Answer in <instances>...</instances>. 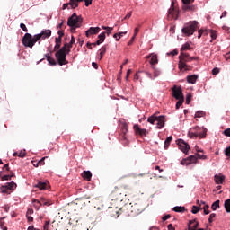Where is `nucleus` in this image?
<instances>
[{"label": "nucleus", "instance_id": "obj_40", "mask_svg": "<svg viewBox=\"0 0 230 230\" xmlns=\"http://www.w3.org/2000/svg\"><path fill=\"white\" fill-rule=\"evenodd\" d=\"M105 33L107 32H102L98 36V40H100L101 43L103 44V42H105Z\"/></svg>", "mask_w": 230, "mask_h": 230}, {"label": "nucleus", "instance_id": "obj_61", "mask_svg": "<svg viewBox=\"0 0 230 230\" xmlns=\"http://www.w3.org/2000/svg\"><path fill=\"white\" fill-rule=\"evenodd\" d=\"M169 218H172V216L170 214L164 216L162 220H164V222H165V220H168Z\"/></svg>", "mask_w": 230, "mask_h": 230}, {"label": "nucleus", "instance_id": "obj_56", "mask_svg": "<svg viewBox=\"0 0 230 230\" xmlns=\"http://www.w3.org/2000/svg\"><path fill=\"white\" fill-rule=\"evenodd\" d=\"M46 160V157L41 158L40 161H38V164H40V166H44V164H46L44 161Z\"/></svg>", "mask_w": 230, "mask_h": 230}, {"label": "nucleus", "instance_id": "obj_29", "mask_svg": "<svg viewBox=\"0 0 230 230\" xmlns=\"http://www.w3.org/2000/svg\"><path fill=\"white\" fill-rule=\"evenodd\" d=\"M45 57L50 66H57V61H55V58H51V56L48 54L45 55Z\"/></svg>", "mask_w": 230, "mask_h": 230}, {"label": "nucleus", "instance_id": "obj_6", "mask_svg": "<svg viewBox=\"0 0 230 230\" xmlns=\"http://www.w3.org/2000/svg\"><path fill=\"white\" fill-rule=\"evenodd\" d=\"M199 28V22L193 21L190 22L187 25H185L181 31L182 34L185 35L186 37H191L193 35L194 31H197V29Z\"/></svg>", "mask_w": 230, "mask_h": 230}, {"label": "nucleus", "instance_id": "obj_28", "mask_svg": "<svg viewBox=\"0 0 230 230\" xmlns=\"http://www.w3.org/2000/svg\"><path fill=\"white\" fill-rule=\"evenodd\" d=\"M84 0H70V8L75 10V8H78L79 3H83Z\"/></svg>", "mask_w": 230, "mask_h": 230}, {"label": "nucleus", "instance_id": "obj_25", "mask_svg": "<svg viewBox=\"0 0 230 230\" xmlns=\"http://www.w3.org/2000/svg\"><path fill=\"white\" fill-rule=\"evenodd\" d=\"M198 79H199V75H192L187 76L188 84H196Z\"/></svg>", "mask_w": 230, "mask_h": 230}, {"label": "nucleus", "instance_id": "obj_5", "mask_svg": "<svg viewBox=\"0 0 230 230\" xmlns=\"http://www.w3.org/2000/svg\"><path fill=\"white\" fill-rule=\"evenodd\" d=\"M67 44H64V46L56 52L55 57L58 60V66H66V64H69L66 57L69 55L67 52Z\"/></svg>", "mask_w": 230, "mask_h": 230}, {"label": "nucleus", "instance_id": "obj_49", "mask_svg": "<svg viewBox=\"0 0 230 230\" xmlns=\"http://www.w3.org/2000/svg\"><path fill=\"white\" fill-rule=\"evenodd\" d=\"M65 44H66V52L69 54V52L71 51V48H73V44H71V43H65Z\"/></svg>", "mask_w": 230, "mask_h": 230}, {"label": "nucleus", "instance_id": "obj_11", "mask_svg": "<svg viewBox=\"0 0 230 230\" xmlns=\"http://www.w3.org/2000/svg\"><path fill=\"white\" fill-rule=\"evenodd\" d=\"M172 96L173 98H175V100H181L184 98V94L182 93V88L181 86L177 87L174 85L172 88Z\"/></svg>", "mask_w": 230, "mask_h": 230}, {"label": "nucleus", "instance_id": "obj_38", "mask_svg": "<svg viewBox=\"0 0 230 230\" xmlns=\"http://www.w3.org/2000/svg\"><path fill=\"white\" fill-rule=\"evenodd\" d=\"M204 116H206V112L202 111H199L195 114V118H204Z\"/></svg>", "mask_w": 230, "mask_h": 230}, {"label": "nucleus", "instance_id": "obj_30", "mask_svg": "<svg viewBox=\"0 0 230 230\" xmlns=\"http://www.w3.org/2000/svg\"><path fill=\"white\" fill-rule=\"evenodd\" d=\"M107 52V46H103L100 49V58L99 59L102 60L103 58V56Z\"/></svg>", "mask_w": 230, "mask_h": 230}, {"label": "nucleus", "instance_id": "obj_55", "mask_svg": "<svg viewBox=\"0 0 230 230\" xmlns=\"http://www.w3.org/2000/svg\"><path fill=\"white\" fill-rule=\"evenodd\" d=\"M215 217H217V214H215V213L210 214L209 218H208L209 224H211L213 222V218H215Z\"/></svg>", "mask_w": 230, "mask_h": 230}, {"label": "nucleus", "instance_id": "obj_31", "mask_svg": "<svg viewBox=\"0 0 230 230\" xmlns=\"http://www.w3.org/2000/svg\"><path fill=\"white\" fill-rule=\"evenodd\" d=\"M173 211H175V213H184L186 211V208L184 207H179L176 206L173 208Z\"/></svg>", "mask_w": 230, "mask_h": 230}, {"label": "nucleus", "instance_id": "obj_54", "mask_svg": "<svg viewBox=\"0 0 230 230\" xmlns=\"http://www.w3.org/2000/svg\"><path fill=\"white\" fill-rule=\"evenodd\" d=\"M225 155L230 157V146L225 149Z\"/></svg>", "mask_w": 230, "mask_h": 230}, {"label": "nucleus", "instance_id": "obj_35", "mask_svg": "<svg viewBox=\"0 0 230 230\" xmlns=\"http://www.w3.org/2000/svg\"><path fill=\"white\" fill-rule=\"evenodd\" d=\"M188 49H191V47L190 46V43H185L182 45L181 51L183 53L182 51H188Z\"/></svg>", "mask_w": 230, "mask_h": 230}, {"label": "nucleus", "instance_id": "obj_17", "mask_svg": "<svg viewBox=\"0 0 230 230\" xmlns=\"http://www.w3.org/2000/svg\"><path fill=\"white\" fill-rule=\"evenodd\" d=\"M38 35H40V39L42 40H46V39H49V37H51V30H49V29L43 30Z\"/></svg>", "mask_w": 230, "mask_h": 230}, {"label": "nucleus", "instance_id": "obj_24", "mask_svg": "<svg viewBox=\"0 0 230 230\" xmlns=\"http://www.w3.org/2000/svg\"><path fill=\"white\" fill-rule=\"evenodd\" d=\"M214 181L216 184H224V181H226V176L216 174L214 176Z\"/></svg>", "mask_w": 230, "mask_h": 230}, {"label": "nucleus", "instance_id": "obj_53", "mask_svg": "<svg viewBox=\"0 0 230 230\" xmlns=\"http://www.w3.org/2000/svg\"><path fill=\"white\" fill-rule=\"evenodd\" d=\"M223 134H224V136H226L227 137H230V128L225 129Z\"/></svg>", "mask_w": 230, "mask_h": 230}, {"label": "nucleus", "instance_id": "obj_46", "mask_svg": "<svg viewBox=\"0 0 230 230\" xmlns=\"http://www.w3.org/2000/svg\"><path fill=\"white\" fill-rule=\"evenodd\" d=\"M208 31L199 30L198 39H200V37H202V35H208Z\"/></svg>", "mask_w": 230, "mask_h": 230}, {"label": "nucleus", "instance_id": "obj_36", "mask_svg": "<svg viewBox=\"0 0 230 230\" xmlns=\"http://www.w3.org/2000/svg\"><path fill=\"white\" fill-rule=\"evenodd\" d=\"M209 31H210V37H211L212 40H217V37L218 36V35L217 34V31H215V30H210Z\"/></svg>", "mask_w": 230, "mask_h": 230}, {"label": "nucleus", "instance_id": "obj_50", "mask_svg": "<svg viewBox=\"0 0 230 230\" xmlns=\"http://www.w3.org/2000/svg\"><path fill=\"white\" fill-rule=\"evenodd\" d=\"M197 157L198 159H202L203 161H206V159H208L207 155H200V154H197Z\"/></svg>", "mask_w": 230, "mask_h": 230}, {"label": "nucleus", "instance_id": "obj_14", "mask_svg": "<svg viewBox=\"0 0 230 230\" xmlns=\"http://www.w3.org/2000/svg\"><path fill=\"white\" fill-rule=\"evenodd\" d=\"M193 163H197V156L196 155H190L185 159L181 160V164H185L188 166V164H193Z\"/></svg>", "mask_w": 230, "mask_h": 230}, {"label": "nucleus", "instance_id": "obj_33", "mask_svg": "<svg viewBox=\"0 0 230 230\" xmlns=\"http://www.w3.org/2000/svg\"><path fill=\"white\" fill-rule=\"evenodd\" d=\"M172 136L171 137H168L166 139H165V142H164V149L165 150H168V146H170V143H172Z\"/></svg>", "mask_w": 230, "mask_h": 230}, {"label": "nucleus", "instance_id": "obj_52", "mask_svg": "<svg viewBox=\"0 0 230 230\" xmlns=\"http://www.w3.org/2000/svg\"><path fill=\"white\" fill-rule=\"evenodd\" d=\"M167 55H172V57H175V56L179 55V51L177 49H174V50L171 51L170 53H167Z\"/></svg>", "mask_w": 230, "mask_h": 230}, {"label": "nucleus", "instance_id": "obj_59", "mask_svg": "<svg viewBox=\"0 0 230 230\" xmlns=\"http://www.w3.org/2000/svg\"><path fill=\"white\" fill-rule=\"evenodd\" d=\"M124 35H127V31L119 32V38L117 39V42L119 41V39H121V37H123Z\"/></svg>", "mask_w": 230, "mask_h": 230}, {"label": "nucleus", "instance_id": "obj_64", "mask_svg": "<svg viewBox=\"0 0 230 230\" xmlns=\"http://www.w3.org/2000/svg\"><path fill=\"white\" fill-rule=\"evenodd\" d=\"M167 227H168V230H175V227H173L172 224H169Z\"/></svg>", "mask_w": 230, "mask_h": 230}, {"label": "nucleus", "instance_id": "obj_13", "mask_svg": "<svg viewBox=\"0 0 230 230\" xmlns=\"http://www.w3.org/2000/svg\"><path fill=\"white\" fill-rule=\"evenodd\" d=\"M17 188V184L13 181L7 182L5 185L1 187L3 193H8V190H13Z\"/></svg>", "mask_w": 230, "mask_h": 230}, {"label": "nucleus", "instance_id": "obj_10", "mask_svg": "<svg viewBox=\"0 0 230 230\" xmlns=\"http://www.w3.org/2000/svg\"><path fill=\"white\" fill-rule=\"evenodd\" d=\"M167 17L169 21H173V19L177 21L179 19V8H177V5L175 4V1H172Z\"/></svg>", "mask_w": 230, "mask_h": 230}, {"label": "nucleus", "instance_id": "obj_22", "mask_svg": "<svg viewBox=\"0 0 230 230\" xmlns=\"http://www.w3.org/2000/svg\"><path fill=\"white\" fill-rule=\"evenodd\" d=\"M107 213L110 217H119V211L117 208H113L112 207H110L107 210Z\"/></svg>", "mask_w": 230, "mask_h": 230}, {"label": "nucleus", "instance_id": "obj_47", "mask_svg": "<svg viewBox=\"0 0 230 230\" xmlns=\"http://www.w3.org/2000/svg\"><path fill=\"white\" fill-rule=\"evenodd\" d=\"M204 215H209V205H205L203 207Z\"/></svg>", "mask_w": 230, "mask_h": 230}, {"label": "nucleus", "instance_id": "obj_23", "mask_svg": "<svg viewBox=\"0 0 230 230\" xmlns=\"http://www.w3.org/2000/svg\"><path fill=\"white\" fill-rule=\"evenodd\" d=\"M154 69V77L152 76V74L150 72H146V76L150 78V80H154V78H157L159 75H161V71L155 69V67L152 66Z\"/></svg>", "mask_w": 230, "mask_h": 230}, {"label": "nucleus", "instance_id": "obj_27", "mask_svg": "<svg viewBox=\"0 0 230 230\" xmlns=\"http://www.w3.org/2000/svg\"><path fill=\"white\" fill-rule=\"evenodd\" d=\"M35 202H38L40 206H51V202L49 200H47L45 198H41L40 200H34Z\"/></svg>", "mask_w": 230, "mask_h": 230}, {"label": "nucleus", "instance_id": "obj_8", "mask_svg": "<svg viewBox=\"0 0 230 230\" xmlns=\"http://www.w3.org/2000/svg\"><path fill=\"white\" fill-rule=\"evenodd\" d=\"M207 134L208 129L195 127L194 128H192V131L189 132V137H190V139H197V137H199V139H204Z\"/></svg>", "mask_w": 230, "mask_h": 230}, {"label": "nucleus", "instance_id": "obj_34", "mask_svg": "<svg viewBox=\"0 0 230 230\" xmlns=\"http://www.w3.org/2000/svg\"><path fill=\"white\" fill-rule=\"evenodd\" d=\"M225 209L226 213H230V199L225 201Z\"/></svg>", "mask_w": 230, "mask_h": 230}, {"label": "nucleus", "instance_id": "obj_20", "mask_svg": "<svg viewBox=\"0 0 230 230\" xmlns=\"http://www.w3.org/2000/svg\"><path fill=\"white\" fill-rule=\"evenodd\" d=\"M146 58H150V64L152 67H154V66H155V64H158L159 62V60L157 59V55L155 54H150L146 56Z\"/></svg>", "mask_w": 230, "mask_h": 230}, {"label": "nucleus", "instance_id": "obj_43", "mask_svg": "<svg viewBox=\"0 0 230 230\" xmlns=\"http://www.w3.org/2000/svg\"><path fill=\"white\" fill-rule=\"evenodd\" d=\"M191 98H192L191 93H188L186 95V103H187V105H190V103L191 102Z\"/></svg>", "mask_w": 230, "mask_h": 230}, {"label": "nucleus", "instance_id": "obj_62", "mask_svg": "<svg viewBox=\"0 0 230 230\" xmlns=\"http://www.w3.org/2000/svg\"><path fill=\"white\" fill-rule=\"evenodd\" d=\"M218 73H220V69L217 67L212 70V75H218Z\"/></svg>", "mask_w": 230, "mask_h": 230}, {"label": "nucleus", "instance_id": "obj_32", "mask_svg": "<svg viewBox=\"0 0 230 230\" xmlns=\"http://www.w3.org/2000/svg\"><path fill=\"white\" fill-rule=\"evenodd\" d=\"M220 208V200H216L212 205H211V210L212 211H217V208Z\"/></svg>", "mask_w": 230, "mask_h": 230}, {"label": "nucleus", "instance_id": "obj_3", "mask_svg": "<svg viewBox=\"0 0 230 230\" xmlns=\"http://www.w3.org/2000/svg\"><path fill=\"white\" fill-rule=\"evenodd\" d=\"M123 190H128V185H121L120 187L115 186L110 194V199L116 202H123V199L127 197V192Z\"/></svg>", "mask_w": 230, "mask_h": 230}, {"label": "nucleus", "instance_id": "obj_26", "mask_svg": "<svg viewBox=\"0 0 230 230\" xmlns=\"http://www.w3.org/2000/svg\"><path fill=\"white\" fill-rule=\"evenodd\" d=\"M82 177L85 179V181H91V178L93 177V173L91 171H84L82 172Z\"/></svg>", "mask_w": 230, "mask_h": 230}, {"label": "nucleus", "instance_id": "obj_37", "mask_svg": "<svg viewBox=\"0 0 230 230\" xmlns=\"http://www.w3.org/2000/svg\"><path fill=\"white\" fill-rule=\"evenodd\" d=\"M200 209H202L200 207L192 206L191 213H193V215H197V213H199V211H200Z\"/></svg>", "mask_w": 230, "mask_h": 230}, {"label": "nucleus", "instance_id": "obj_16", "mask_svg": "<svg viewBox=\"0 0 230 230\" xmlns=\"http://www.w3.org/2000/svg\"><path fill=\"white\" fill-rule=\"evenodd\" d=\"M100 27H90L89 30L86 31V37H91V35H96L100 33Z\"/></svg>", "mask_w": 230, "mask_h": 230}, {"label": "nucleus", "instance_id": "obj_4", "mask_svg": "<svg viewBox=\"0 0 230 230\" xmlns=\"http://www.w3.org/2000/svg\"><path fill=\"white\" fill-rule=\"evenodd\" d=\"M39 40H40V35L36 34L34 36H32L30 33H25L24 36L22 39V43L23 44V46L25 48H33L35 46V44H37V42H39Z\"/></svg>", "mask_w": 230, "mask_h": 230}, {"label": "nucleus", "instance_id": "obj_18", "mask_svg": "<svg viewBox=\"0 0 230 230\" xmlns=\"http://www.w3.org/2000/svg\"><path fill=\"white\" fill-rule=\"evenodd\" d=\"M183 12H197V7L193 4L182 5Z\"/></svg>", "mask_w": 230, "mask_h": 230}, {"label": "nucleus", "instance_id": "obj_60", "mask_svg": "<svg viewBox=\"0 0 230 230\" xmlns=\"http://www.w3.org/2000/svg\"><path fill=\"white\" fill-rule=\"evenodd\" d=\"M34 211L32 208H29L26 213V217L33 215Z\"/></svg>", "mask_w": 230, "mask_h": 230}, {"label": "nucleus", "instance_id": "obj_21", "mask_svg": "<svg viewBox=\"0 0 230 230\" xmlns=\"http://www.w3.org/2000/svg\"><path fill=\"white\" fill-rule=\"evenodd\" d=\"M196 229H199V221H197V219L190 220L188 230H196Z\"/></svg>", "mask_w": 230, "mask_h": 230}, {"label": "nucleus", "instance_id": "obj_63", "mask_svg": "<svg viewBox=\"0 0 230 230\" xmlns=\"http://www.w3.org/2000/svg\"><path fill=\"white\" fill-rule=\"evenodd\" d=\"M85 6H89L90 4H93V0H84Z\"/></svg>", "mask_w": 230, "mask_h": 230}, {"label": "nucleus", "instance_id": "obj_39", "mask_svg": "<svg viewBox=\"0 0 230 230\" xmlns=\"http://www.w3.org/2000/svg\"><path fill=\"white\" fill-rule=\"evenodd\" d=\"M121 130H122V134H124L125 136V134L128 132V126L126 123L122 124Z\"/></svg>", "mask_w": 230, "mask_h": 230}, {"label": "nucleus", "instance_id": "obj_48", "mask_svg": "<svg viewBox=\"0 0 230 230\" xmlns=\"http://www.w3.org/2000/svg\"><path fill=\"white\" fill-rule=\"evenodd\" d=\"M1 181H12V176L4 175V176H2Z\"/></svg>", "mask_w": 230, "mask_h": 230}, {"label": "nucleus", "instance_id": "obj_44", "mask_svg": "<svg viewBox=\"0 0 230 230\" xmlns=\"http://www.w3.org/2000/svg\"><path fill=\"white\" fill-rule=\"evenodd\" d=\"M18 157H21L23 159V157H26V150H22L18 153Z\"/></svg>", "mask_w": 230, "mask_h": 230}, {"label": "nucleus", "instance_id": "obj_45", "mask_svg": "<svg viewBox=\"0 0 230 230\" xmlns=\"http://www.w3.org/2000/svg\"><path fill=\"white\" fill-rule=\"evenodd\" d=\"M208 31L199 30L198 39H200V37H202V35H208Z\"/></svg>", "mask_w": 230, "mask_h": 230}, {"label": "nucleus", "instance_id": "obj_57", "mask_svg": "<svg viewBox=\"0 0 230 230\" xmlns=\"http://www.w3.org/2000/svg\"><path fill=\"white\" fill-rule=\"evenodd\" d=\"M62 46V43H56L54 47V51H58L60 49V47Z\"/></svg>", "mask_w": 230, "mask_h": 230}, {"label": "nucleus", "instance_id": "obj_12", "mask_svg": "<svg viewBox=\"0 0 230 230\" xmlns=\"http://www.w3.org/2000/svg\"><path fill=\"white\" fill-rule=\"evenodd\" d=\"M176 143L179 146V149L181 150L183 154H188V152H190V145H188V143H186L184 140L178 139Z\"/></svg>", "mask_w": 230, "mask_h": 230}, {"label": "nucleus", "instance_id": "obj_19", "mask_svg": "<svg viewBox=\"0 0 230 230\" xmlns=\"http://www.w3.org/2000/svg\"><path fill=\"white\" fill-rule=\"evenodd\" d=\"M34 188H39L40 190H48L49 188V182L48 181H38Z\"/></svg>", "mask_w": 230, "mask_h": 230}, {"label": "nucleus", "instance_id": "obj_51", "mask_svg": "<svg viewBox=\"0 0 230 230\" xmlns=\"http://www.w3.org/2000/svg\"><path fill=\"white\" fill-rule=\"evenodd\" d=\"M20 28H21L23 31H25L26 33H28V28L26 27V24L21 23V24H20Z\"/></svg>", "mask_w": 230, "mask_h": 230}, {"label": "nucleus", "instance_id": "obj_42", "mask_svg": "<svg viewBox=\"0 0 230 230\" xmlns=\"http://www.w3.org/2000/svg\"><path fill=\"white\" fill-rule=\"evenodd\" d=\"M183 4L182 6H186V4H193L195 3V0H181Z\"/></svg>", "mask_w": 230, "mask_h": 230}, {"label": "nucleus", "instance_id": "obj_2", "mask_svg": "<svg viewBox=\"0 0 230 230\" xmlns=\"http://www.w3.org/2000/svg\"><path fill=\"white\" fill-rule=\"evenodd\" d=\"M193 60H199L197 57H190V54L181 52L179 56L178 68L180 71H191L193 66L188 65L189 62H193Z\"/></svg>", "mask_w": 230, "mask_h": 230}, {"label": "nucleus", "instance_id": "obj_1", "mask_svg": "<svg viewBox=\"0 0 230 230\" xmlns=\"http://www.w3.org/2000/svg\"><path fill=\"white\" fill-rule=\"evenodd\" d=\"M120 211H128V217H137V215H141L145 210V207L141 201H135L131 202L128 206H124L123 208H119Z\"/></svg>", "mask_w": 230, "mask_h": 230}, {"label": "nucleus", "instance_id": "obj_15", "mask_svg": "<svg viewBox=\"0 0 230 230\" xmlns=\"http://www.w3.org/2000/svg\"><path fill=\"white\" fill-rule=\"evenodd\" d=\"M133 128H134L136 134H138V136L146 137L148 134V131L145 128H139V125H134Z\"/></svg>", "mask_w": 230, "mask_h": 230}, {"label": "nucleus", "instance_id": "obj_58", "mask_svg": "<svg viewBox=\"0 0 230 230\" xmlns=\"http://www.w3.org/2000/svg\"><path fill=\"white\" fill-rule=\"evenodd\" d=\"M102 30H106V31H112L114 30V27H106V26H102Z\"/></svg>", "mask_w": 230, "mask_h": 230}, {"label": "nucleus", "instance_id": "obj_41", "mask_svg": "<svg viewBox=\"0 0 230 230\" xmlns=\"http://www.w3.org/2000/svg\"><path fill=\"white\" fill-rule=\"evenodd\" d=\"M178 102H176V109H180L181 105H182V103H184V98L181 99H177Z\"/></svg>", "mask_w": 230, "mask_h": 230}, {"label": "nucleus", "instance_id": "obj_9", "mask_svg": "<svg viewBox=\"0 0 230 230\" xmlns=\"http://www.w3.org/2000/svg\"><path fill=\"white\" fill-rule=\"evenodd\" d=\"M67 26H69L71 30L80 28V26H82V17L76 15V13H73L72 16L68 18Z\"/></svg>", "mask_w": 230, "mask_h": 230}, {"label": "nucleus", "instance_id": "obj_7", "mask_svg": "<svg viewBox=\"0 0 230 230\" xmlns=\"http://www.w3.org/2000/svg\"><path fill=\"white\" fill-rule=\"evenodd\" d=\"M155 121H157L156 123V128H163V127H164L165 123H166V117L161 115V116H157L155 114H153L151 117H149L147 119V122L151 123V125H154V123H155Z\"/></svg>", "mask_w": 230, "mask_h": 230}]
</instances>
